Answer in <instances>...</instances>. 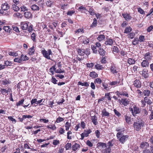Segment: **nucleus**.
I'll return each mask as SVG.
<instances>
[{"mask_svg":"<svg viewBox=\"0 0 153 153\" xmlns=\"http://www.w3.org/2000/svg\"><path fill=\"white\" fill-rule=\"evenodd\" d=\"M45 3L46 5L48 7H51L52 5H53L54 2L50 0H47L46 1Z\"/></svg>","mask_w":153,"mask_h":153,"instance_id":"5701e85b","label":"nucleus"},{"mask_svg":"<svg viewBox=\"0 0 153 153\" xmlns=\"http://www.w3.org/2000/svg\"><path fill=\"white\" fill-rule=\"evenodd\" d=\"M9 54L10 56H16L18 55V54L17 53L14 52H10L9 53Z\"/></svg>","mask_w":153,"mask_h":153,"instance_id":"052dcab7","label":"nucleus"},{"mask_svg":"<svg viewBox=\"0 0 153 153\" xmlns=\"http://www.w3.org/2000/svg\"><path fill=\"white\" fill-rule=\"evenodd\" d=\"M143 55L145 60H147L149 61L152 60V56L150 55V53L149 52L146 53Z\"/></svg>","mask_w":153,"mask_h":153,"instance_id":"20e7f679","label":"nucleus"},{"mask_svg":"<svg viewBox=\"0 0 153 153\" xmlns=\"http://www.w3.org/2000/svg\"><path fill=\"white\" fill-rule=\"evenodd\" d=\"M119 82H118L117 81H112L110 83H108V84L109 85H116L117 84H119Z\"/></svg>","mask_w":153,"mask_h":153,"instance_id":"4d7b16f0","label":"nucleus"},{"mask_svg":"<svg viewBox=\"0 0 153 153\" xmlns=\"http://www.w3.org/2000/svg\"><path fill=\"white\" fill-rule=\"evenodd\" d=\"M142 113H143V115L144 116H146L148 114V112L145 109H143L142 111Z\"/></svg>","mask_w":153,"mask_h":153,"instance_id":"69168bd1","label":"nucleus"},{"mask_svg":"<svg viewBox=\"0 0 153 153\" xmlns=\"http://www.w3.org/2000/svg\"><path fill=\"white\" fill-rule=\"evenodd\" d=\"M150 92L149 90H144L143 92V93L144 96H148L149 95Z\"/></svg>","mask_w":153,"mask_h":153,"instance_id":"79ce46f5","label":"nucleus"},{"mask_svg":"<svg viewBox=\"0 0 153 153\" xmlns=\"http://www.w3.org/2000/svg\"><path fill=\"white\" fill-rule=\"evenodd\" d=\"M140 73L142 76L145 78L148 77L149 76L148 70L146 68L143 69L142 71H140Z\"/></svg>","mask_w":153,"mask_h":153,"instance_id":"7ed1b4c3","label":"nucleus"},{"mask_svg":"<svg viewBox=\"0 0 153 153\" xmlns=\"http://www.w3.org/2000/svg\"><path fill=\"white\" fill-rule=\"evenodd\" d=\"M145 40V37L144 36H140L139 37V41L140 42H143Z\"/></svg>","mask_w":153,"mask_h":153,"instance_id":"864d4df0","label":"nucleus"},{"mask_svg":"<svg viewBox=\"0 0 153 153\" xmlns=\"http://www.w3.org/2000/svg\"><path fill=\"white\" fill-rule=\"evenodd\" d=\"M24 16L26 18H31L32 17V15L31 13L27 10L24 13Z\"/></svg>","mask_w":153,"mask_h":153,"instance_id":"0eeeda50","label":"nucleus"},{"mask_svg":"<svg viewBox=\"0 0 153 153\" xmlns=\"http://www.w3.org/2000/svg\"><path fill=\"white\" fill-rule=\"evenodd\" d=\"M47 128H50L53 130H54L56 128V127L55 125H54L53 126H48Z\"/></svg>","mask_w":153,"mask_h":153,"instance_id":"bf43d9fd","label":"nucleus"},{"mask_svg":"<svg viewBox=\"0 0 153 153\" xmlns=\"http://www.w3.org/2000/svg\"><path fill=\"white\" fill-rule=\"evenodd\" d=\"M98 52L100 55L102 56H104L105 55L106 52L102 48H100L99 49Z\"/></svg>","mask_w":153,"mask_h":153,"instance_id":"b1692460","label":"nucleus"},{"mask_svg":"<svg viewBox=\"0 0 153 153\" xmlns=\"http://www.w3.org/2000/svg\"><path fill=\"white\" fill-rule=\"evenodd\" d=\"M1 8L4 10H6L9 8V7L7 3L2 4L1 5Z\"/></svg>","mask_w":153,"mask_h":153,"instance_id":"dca6fc26","label":"nucleus"},{"mask_svg":"<svg viewBox=\"0 0 153 153\" xmlns=\"http://www.w3.org/2000/svg\"><path fill=\"white\" fill-rule=\"evenodd\" d=\"M97 145L98 147L101 148V149L107 147L106 144L105 143L99 142L97 143Z\"/></svg>","mask_w":153,"mask_h":153,"instance_id":"2eb2a0df","label":"nucleus"},{"mask_svg":"<svg viewBox=\"0 0 153 153\" xmlns=\"http://www.w3.org/2000/svg\"><path fill=\"white\" fill-rule=\"evenodd\" d=\"M29 59L28 57L26 55H24L23 54H22L21 56V60L22 61H25Z\"/></svg>","mask_w":153,"mask_h":153,"instance_id":"2f4dec72","label":"nucleus"},{"mask_svg":"<svg viewBox=\"0 0 153 153\" xmlns=\"http://www.w3.org/2000/svg\"><path fill=\"white\" fill-rule=\"evenodd\" d=\"M128 37L131 39L134 38L135 36V33H131L128 34Z\"/></svg>","mask_w":153,"mask_h":153,"instance_id":"0e129e2a","label":"nucleus"},{"mask_svg":"<svg viewBox=\"0 0 153 153\" xmlns=\"http://www.w3.org/2000/svg\"><path fill=\"white\" fill-rule=\"evenodd\" d=\"M89 75L91 77L93 78H95L98 76L97 74L94 71L90 72Z\"/></svg>","mask_w":153,"mask_h":153,"instance_id":"c85d7f7f","label":"nucleus"},{"mask_svg":"<svg viewBox=\"0 0 153 153\" xmlns=\"http://www.w3.org/2000/svg\"><path fill=\"white\" fill-rule=\"evenodd\" d=\"M75 12V11L74 10H69L67 13V14L68 15L71 16L74 14Z\"/></svg>","mask_w":153,"mask_h":153,"instance_id":"09e8293b","label":"nucleus"},{"mask_svg":"<svg viewBox=\"0 0 153 153\" xmlns=\"http://www.w3.org/2000/svg\"><path fill=\"white\" fill-rule=\"evenodd\" d=\"M78 85H81L82 86H84L85 87H88L89 86V84L87 82L82 83L80 82H79L78 83Z\"/></svg>","mask_w":153,"mask_h":153,"instance_id":"e433bc0d","label":"nucleus"},{"mask_svg":"<svg viewBox=\"0 0 153 153\" xmlns=\"http://www.w3.org/2000/svg\"><path fill=\"white\" fill-rule=\"evenodd\" d=\"M35 52L34 47V46L29 49L28 51V53L30 55H33L34 54Z\"/></svg>","mask_w":153,"mask_h":153,"instance_id":"aec40b11","label":"nucleus"},{"mask_svg":"<svg viewBox=\"0 0 153 153\" xmlns=\"http://www.w3.org/2000/svg\"><path fill=\"white\" fill-rule=\"evenodd\" d=\"M56 69V68L55 67V66L54 65H53L52 66V67L50 68L49 70H50V72L52 74H54L53 73V71H55Z\"/></svg>","mask_w":153,"mask_h":153,"instance_id":"de8ad7c7","label":"nucleus"},{"mask_svg":"<svg viewBox=\"0 0 153 153\" xmlns=\"http://www.w3.org/2000/svg\"><path fill=\"white\" fill-rule=\"evenodd\" d=\"M135 62L134 59L132 58H129L128 60V63L130 65L134 64Z\"/></svg>","mask_w":153,"mask_h":153,"instance_id":"a878e982","label":"nucleus"},{"mask_svg":"<svg viewBox=\"0 0 153 153\" xmlns=\"http://www.w3.org/2000/svg\"><path fill=\"white\" fill-rule=\"evenodd\" d=\"M134 85L137 88H140L141 86V83L139 80H136L134 81Z\"/></svg>","mask_w":153,"mask_h":153,"instance_id":"9d476101","label":"nucleus"},{"mask_svg":"<svg viewBox=\"0 0 153 153\" xmlns=\"http://www.w3.org/2000/svg\"><path fill=\"white\" fill-rule=\"evenodd\" d=\"M102 85L103 87V88L106 91H108L109 89L110 86H108L109 84L108 83H106L105 82H103L102 83Z\"/></svg>","mask_w":153,"mask_h":153,"instance_id":"4be33fe9","label":"nucleus"},{"mask_svg":"<svg viewBox=\"0 0 153 153\" xmlns=\"http://www.w3.org/2000/svg\"><path fill=\"white\" fill-rule=\"evenodd\" d=\"M122 15L123 16L124 18H125L126 20L127 21L130 20L131 19V16L128 14L127 13H123Z\"/></svg>","mask_w":153,"mask_h":153,"instance_id":"4468645a","label":"nucleus"},{"mask_svg":"<svg viewBox=\"0 0 153 153\" xmlns=\"http://www.w3.org/2000/svg\"><path fill=\"white\" fill-rule=\"evenodd\" d=\"M78 53L79 55L83 56L85 54L84 50L82 49L78 48L77 49Z\"/></svg>","mask_w":153,"mask_h":153,"instance_id":"f3484780","label":"nucleus"},{"mask_svg":"<svg viewBox=\"0 0 153 153\" xmlns=\"http://www.w3.org/2000/svg\"><path fill=\"white\" fill-rule=\"evenodd\" d=\"M31 9L34 11H38L40 10V8L37 5L33 4L31 6Z\"/></svg>","mask_w":153,"mask_h":153,"instance_id":"412c9836","label":"nucleus"},{"mask_svg":"<svg viewBox=\"0 0 153 153\" xmlns=\"http://www.w3.org/2000/svg\"><path fill=\"white\" fill-rule=\"evenodd\" d=\"M114 111L115 114L117 116L120 117L121 115V114L120 113L117 111L116 109H114Z\"/></svg>","mask_w":153,"mask_h":153,"instance_id":"338daca9","label":"nucleus"},{"mask_svg":"<svg viewBox=\"0 0 153 153\" xmlns=\"http://www.w3.org/2000/svg\"><path fill=\"white\" fill-rule=\"evenodd\" d=\"M64 119L63 118L59 117L56 120V122L57 123H59L60 122L63 121Z\"/></svg>","mask_w":153,"mask_h":153,"instance_id":"8fccbe9b","label":"nucleus"},{"mask_svg":"<svg viewBox=\"0 0 153 153\" xmlns=\"http://www.w3.org/2000/svg\"><path fill=\"white\" fill-rule=\"evenodd\" d=\"M14 61L15 62L21 63L22 62V60H21V58H20L18 57L15 58L14 59Z\"/></svg>","mask_w":153,"mask_h":153,"instance_id":"5fc2aeb1","label":"nucleus"},{"mask_svg":"<svg viewBox=\"0 0 153 153\" xmlns=\"http://www.w3.org/2000/svg\"><path fill=\"white\" fill-rule=\"evenodd\" d=\"M109 113L107 112L105 109H104L102 111V115L103 116H109Z\"/></svg>","mask_w":153,"mask_h":153,"instance_id":"c756f323","label":"nucleus"},{"mask_svg":"<svg viewBox=\"0 0 153 153\" xmlns=\"http://www.w3.org/2000/svg\"><path fill=\"white\" fill-rule=\"evenodd\" d=\"M71 144L70 143H67L65 146L66 150H69L71 149Z\"/></svg>","mask_w":153,"mask_h":153,"instance_id":"37998d69","label":"nucleus"},{"mask_svg":"<svg viewBox=\"0 0 153 153\" xmlns=\"http://www.w3.org/2000/svg\"><path fill=\"white\" fill-rule=\"evenodd\" d=\"M132 30V29L130 27H126L124 30V33H128L130 32Z\"/></svg>","mask_w":153,"mask_h":153,"instance_id":"58836bf2","label":"nucleus"},{"mask_svg":"<svg viewBox=\"0 0 153 153\" xmlns=\"http://www.w3.org/2000/svg\"><path fill=\"white\" fill-rule=\"evenodd\" d=\"M21 27L23 30H26L28 27L27 23L25 22H23L21 24Z\"/></svg>","mask_w":153,"mask_h":153,"instance_id":"f8f14e48","label":"nucleus"},{"mask_svg":"<svg viewBox=\"0 0 153 153\" xmlns=\"http://www.w3.org/2000/svg\"><path fill=\"white\" fill-rule=\"evenodd\" d=\"M125 120L126 122L128 124H131V117L126 115L125 116Z\"/></svg>","mask_w":153,"mask_h":153,"instance_id":"bb28decb","label":"nucleus"},{"mask_svg":"<svg viewBox=\"0 0 153 153\" xmlns=\"http://www.w3.org/2000/svg\"><path fill=\"white\" fill-rule=\"evenodd\" d=\"M24 99H23L19 101L16 104V105L17 106H19L20 105H22L24 101Z\"/></svg>","mask_w":153,"mask_h":153,"instance_id":"a18cd8bd","label":"nucleus"},{"mask_svg":"<svg viewBox=\"0 0 153 153\" xmlns=\"http://www.w3.org/2000/svg\"><path fill=\"white\" fill-rule=\"evenodd\" d=\"M91 132V130L90 129L87 131L85 130L83 134L84 135V136L85 137H88V134Z\"/></svg>","mask_w":153,"mask_h":153,"instance_id":"ea45409f","label":"nucleus"},{"mask_svg":"<svg viewBox=\"0 0 153 153\" xmlns=\"http://www.w3.org/2000/svg\"><path fill=\"white\" fill-rule=\"evenodd\" d=\"M88 12L92 16H93L95 14V13L94 10L92 8H90Z\"/></svg>","mask_w":153,"mask_h":153,"instance_id":"603ef678","label":"nucleus"},{"mask_svg":"<svg viewBox=\"0 0 153 153\" xmlns=\"http://www.w3.org/2000/svg\"><path fill=\"white\" fill-rule=\"evenodd\" d=\"M112 51L114 53H116L119 52L118 48L116 46H114L112 48Z\"/></svg>","mask_w":153,"mask_h":153,"instance_id":"f704fd0d","label":"nucleus"},{"mask_svg":"<svg viewBox=\"0 0 153 153\" xmlns=\"http://www.w3.org/2000/svg\"><path fill=\"white\" fill-rule=\"evenodd\" d=\"M137 120L134 123L133 126L134 129L137 131L140 130L141 127L144 126V122L142 120H140V118H137Z\"/></svg>","mask_w":153,"mask_h":153,"instance_id":"f257e3e1","label":"nucleus"},{"mask_svg":"<svg viewBox=\"0 0 153 153\" xmlns=\"http://www.w3.org/2000/svg\"><path fill=\"white\" fill-rule=\"evenodd\" d=\"M134 116H135L137 114H139L140 112V110L139 108L137 107L136 105H134Z\"/></svg>","mask_w":153,"mask_h":153,"instance_id":"9b49d317","label":"nucleus"},{"mask_svg":"<svg viewBox=\"0 0 153 153\" xmlns=\"http://www.w3.org/2000/svg\"><path fill=\"white\" fill-rule=\"evenodd\" d=\"M72 133L71 131H68L67 133V138L68 139H72L71 136H69V135L72 134Z\"/></svg>","mask_w":153,"mask_h":153,"instance_id":"13d9d810","label":"nucleus"},{"mask_svg":"<svg viewBox=\"0 0 153 153\" xmlns=\"http://www.w3.org/2000/svg\"><path fill=\"white\" fill-rule=\"evenodd\" d=\"M139 40L137 38H135L132 41V44L134 45H136L139 43Z\"/></svg>","mask_w":153,"mask_h":153,"instance_id":"4c0bfd02","label":"nucleus"},{"mask_svg":"<svg viewBox=\"0 0 153 153\" xmlns=\"http://www.w3.org/2000/svg\"><path fill=\"white\" fill-rule=\"evenodd\" d=\"M55 72L58 73H64L65 71L64 70H62L60 68L59 69H57L55 71Z\"/></svg>","mask_w":153,"mask_h":153,"instance_id":"e2e57ef3","label":"nucleus"},{"mask_svg":"<svg viewBox=\"0 0 153 153\" xmlns=\"http://www.w3.org/2000/svg\"><path fill=\"white\" fill-rule=\"evenodd\" d=\"M12 8L15 11H17L19 10V7L15 4L12 5Z\"/></svg>","mask_w":153,"mask_h":153,"instance_id":"72a5a7b5","label":"nucleus"},{"mask_svg":"<svg viewBox=\"0 0 153 153\" xmlns=\"http://www.w3.org/2000/svg\"><path fill=\"white\" fill-rule=\"evenodd\" d=\"M149 62L148 60L145 59L143 60L141 63V65L143 67H149Z\"/></svg>","mask_w":153,"mask_h":153,"instance_id":"1a4fd4ad","label":"nucleus"},{"mask_svg":"<svg viewBox=\"0 0 153 153\" xmlns=\"http://www.w3.org/2000/svg\"><path fill=\"white\" fill-rule=\"evenodd\" d=\"M94 82L95 83L100 84L102 83V80L100 78H97L95 79Z\"/></svg>","mask_w":153,"mask_h":153,"instance_id":"49530a36","label":"nucleus"},{"mask_svg":"<svg viewBox=\"0 0 153 153\" xmlns=\"http://www.w3.org/2000/svg\"><path fill=\"white\" fill-rule=\"evenodd\" d=\"M31 39H32L33 42L36 41V35L34 33H33L31 36Z\"/></svg>","mask_w":153,"mask_h":153,"instance_id":"680f3d73","label":"nucleus"},{"mask_svg":"<svg viewBox=\"0 0 153 153\" xmlns=\"http://www.w3.org/2000/svg\"><path fill=\"white\" fill-rule=\"evenodd\" d=\"M71 126V123H69L68 122H67L65 124V126L66 128L65 130L67 131H68Z\"/></svg>","mask_w":153,"mask_h":153,"instance_id":"cd10ccee","label":"nucleus"},{"mask_svg":"<svg viewBox=\"0 0 153 153\" xmlns=\"http://www.w3.org/2000/svg\"><path fill=\"white\" fill-rule=\"evenodd\" d=\"M113 43V40L112 39H109L105 42V44L106 45H112Z\"/></svg>","mask_w":153,"mask_h":153,"instance_id":"6ab92c4d","label":"nucleus"},{"mask_svg":"<svg viewBox=\"0 0 153 153\" xmlns=\"http://www.w3.org/2000/svg\"><path fill=\"white\" fill-rule=\"evenodd\" d=\"M105 38V36L104 35H101L98 37L97 39L99 41H100L104 39Z\"/></svg>","mask_w":153,"mask_h":153,"instance_id":"c9c22d12","label":"nucleus"},{"mask_svg":"<svg viewBox=\"0 0 153 153\" xmlns=\"http://www.w3.org/2000/svg\"><path fill=\"white\" fill-rule=\"evenodd\" d=\"M80 145L76 143H75L72 146V150L74 151H76L78 148H79Z\"/></svg>","mask_w":153,"mask_h":153,"instance_id":"7c9ffc66","label":"nucleus"},{"mask_svg":"<svg viewBox=\"0 0 153 153\" xmlns=\"http://www.w3.org/2000/svg\"><path fill=\"white\" fill-rule=\"evenodd\" d=\"M3 29L5 31L7 32H10V28L9 26H4L3 27Z\"/></svg>","mask_w":153,"mask_h":153,"instance_id":"6e6d98bb","label":"nucleus"},{"mask_svg":"<svg viewBox=\"0 0 153 153\" xmlns=\"http://www.w3.org/2000/svg\"><path fill=\"white\" fill-rule=\"evenodd\" d=\"M41 52L42 53L43 56L48 59H51L50 55H52L53 53L51 49H49L46 51L45 49L42 50Z\"/></svg>","mask_w":153,"mask_h":153,"instance_id":"f03ea898","label":"nucleus"},{"mask_svg":"<svg viewBox=\"0 0 153 153\" xmlns=\"http://www.w3.org/2000/svg\"><path fill=\"white\" fill-rule=\"evenodd\" d=\"M128 135H123L121 137H120L119 140L121 143L123 144L128 139Z\"/></svg>","mask_w":153,"mask_h":153,"instance_id":"39448f33","label":"nucleus"},{"mask_svg":"<svg viewBox=\"0 0 153 153\" xmlns=\"http://www.w3.org/2000/svg\"><path fill=\"white\" fill-rule=\"evenodd\" d=\"M91 120L93 123L95 125H97L98 123L97 117L95 116L91 117Z\"/></svg>","mask_w":153,"mask_h":153,"instance_id":"a211bd4d","label":"nucleus"},{"mask_svg":"<svg viewBox=\"0 0 153 153\" xmlns=\"http://www.w3.org/2000/svg\"><path fill=\"white\" fill-rule=\"evenodd\" d=\"M97 21L96 19V18H94L93 19V22L92 24L91 25L90 27L92 28H94L97 26Z\"/></svg>","mask_w":153,"mask_h":153,"instance_id":"393cba45","label":"nucleus"},{"mask_svg":"<svg viewBox=\"0 0 153 153\" xmlns=\"http://www.w3.org/2000/svg\"><path fill=\"white\" fill-rule=\"evenodd\" d=\"M129 102L130 101L128 99H127L125 98L121 99L120 101V103H122L125 106H126L128 105Z\"/></svg>","mask_w":153,"mask_h":153,"instance_id":"423d86ee","label":"nucleus"},{"mask_svg":"<svg viewBox=\"0 0 153 153\" xmlns=\"http://www.w3.org/2000/svg\"><path fill=\"white\" fill-rule=\"evenodd\" d=\"M91 48L93 52L95 53H97V50L96 46H91Z\"/></svg>","mask_w":153,"mask_h":153,"instance_id":"c03bdc74","label":"nucleus"},{"mask_svg":"<svg viewBox=\"0 0 153 153\" xmlns=\"http://www.w3.org/2000/svg\"><path fill=\"white\" fill-rule=\"evenodd\" d=\"M144 101L145 102L147 103L149 105H150L152 103V101L150 99H148L147 97H145L144 98Z\"/></svg>","mask_w":153,"mask_h":153,"instance_id":"473e14b6","label":"nucleus"},{"mask_svg":"<svg viewBox=\"0 0 153 153\" xmlns=\"http://www.w3.org/2000/svg\"><path fill=\"white\" fill-rule=\"evenodd\" d=\"M95 67L96 68L97 70H102L104 68L102 65H100L98 64L96 65H95Z\"/></svg>","mask_w":153,"mask_h":153,"instance_id":"a19ab883","label":"nucleus"},{"mask_svg":"<svg viewBox=\"0 0 153 153\" xmlns=\"http://www.w3.org/2000/svg\"><path fill=\"white\" fill-rule=\"evenodd\" d=\"M116 131H118L119 132H118L117 134V137L118 138L120 137V135L122 134V133L124 132L125 131V129L124 128H117L116 130Z\"/></svg>","mask_w":153,"mask_h":153,"instance_id":"6e6552de","label":"nucleus"},{"mask_svg":"<svg viewBox=\"0 0 153 153\" xmlns=\"http://www.w3.org/2000/svg\"><path fill=\"white\" fill-rule=\"evenodd\" d=\"M110 70L113 74H117L118 72L117 71L116 66L114 65H111L110 68Z\"/></svg>","mask_w":153,"mask_h":153,"instance_id":"ddd939ff","label":"nucleus"},{"mask_svg":"<svg viewBox=\"0 0 153 153\" xmlns=\"http://www.w3.org/2000/svg\"><path fill=\"white\" fill-rule=\"evenodd\" d=\"M153 30V26L152 25L148 27L147 31L148 32H149Z\"/></svg>","mask_w":153,"mask_h":153,"instance_id":"774afa93","label":"nucleus"},{"mask_svg":"<svg viewBox=\"0 0 153 153\" xmlns=\"http://www.w3.org/2000/svg\"><path fill=\"white\" fill-rule=\"evenodd\" d=\"M111 148L110 147H108V148L105 149L104 150V152L106 153H110L111 152Z\"/></svg>","mask_w":153,"mask_h":153,"instance_id":"3c124183","label":"nucleus"}]
</instances>
